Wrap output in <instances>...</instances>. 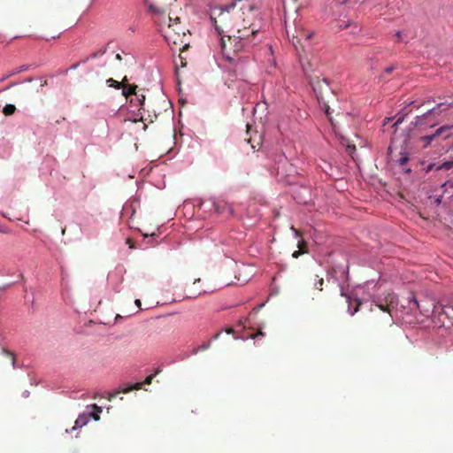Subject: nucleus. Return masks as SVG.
Returning a JSON list of instances; mask_svg holds the SVG:
<instances>
[{"instance_id": "nucleus-24", "label": "nucleus", "mask_w": 453, "mask_h": 453, "mask_svg": "<svg viewBox=\"0 0 453 453\" xmlns=\"http://www.w3.org/2000/svg\"><path fill=\"white\" fill-rule=\"evenodd\" d=\"M410 307H411V309H413V307H416V308L421 310L418 300L414 296L410 301ZM420 311L422 312V311Z\"/></svg>"}, {"instance_id": "nucleus-3", "label": "nucleus", "mask_w": 453, "mask_h": 453, "mask_svg": "<svg viewBox=\"0 0 453 453\" xmlns=\"http://www.w3.org/2000/svg\"><path fill=\"white\" fill-rule=\"evenodd\" d=\"M176 25L177 23H168L166 27L160 28V32L169 45L179 46V50L184 51L189 46L186 29H180L178 32H175Z\"/></svg>"}, {"instance_id": "nucleus-14", "label": "nucleus", "mask_w": 453, "mask_h": 453, "mask_svg": "<svg viewBox=\"0 0 453 453\" xmlns=\"http://www.w3.org/2000/svg\"><path fill=\"white\" fill-rule=\"evenodd\" d=\"M136 88V85H128L127 87H124V88L122 89L123 96H125L126 97H128L131 95L137 96V93L135 91Z\"/></svg>"}, {"instance_id": "nucleus-29", "label": "nucleus", "mask_w": 453, "mask_h": 453, "mask_svg": "<svg viewBox=\"0 0 453 453\" xmlns=\"http://www.w3.org/2000/svg\"><path fill=\"white\" fill-rule=\"evenodd\" d=\"M137 100L139 101L140 105H143L144 101H145V96L144 95L138 96Z\"/></svg>"}, {"instance_id": "nucleus-36", "label": "nucleus", "mask_w": 453, "mask_h": 453, "mask_svg": "<svg viewBox=\"0 0 453 453\" xmlns=\"http://www.w3.org/2000/svg\"><path fill=\"white\" fill-rule=\"evenodd\" d=\"M324 106H325V111H326V114L327 115V117L329 118V115H330V112H329V106L324 103Z\"/></svg>"}, {"instance_id": "nucleus-43", "label": "nucleus", "mask_w": 453, "mask_h": 453, "mask_svg": "<svg viewBox=\"0 0 453 453\" xmlns=\"http://www.w3.org/2000/svg\"><path fill=\"white\" fill-rule=\"evenodd\" d=\"M226 332L227 334H232V333L234 332V330H233L232 328H227V329L226 330Z\"/></svg>"}, {"instance_id": "nucleus-18", "label": "nucleus", "mask_w": 453, "mask_h": 453, "mask_svg": "<svg viewBox=\"0 0 453 453\" xmlns=\"http://www.w3.org/2000/svg\"><path fill=\"white\" fill-rule=\"evenodd\" d=\"M15 111L16 107L13 104H6L3 109L4 114L6 116L12 115L15 112Z\"/></svg>"}, {"instance_id": "nucleus-26", "label": "nucleus", "mask_w": 453, "mask_h": 453, "mask_svg": "<svg viewBox=\"0 0 453 453\" xmlns=\"http://www.w3.org/2000/svg\"><path fill=\"white\" fill-rule=\"evenodd\" d=\"M301 36H302L301 40H302V39H304L305 41H309V40L311 38V36H312V33H309V32H307V33H306V32H303V33H302V35H301ZM299 41H300V39L298 40V42H299Z\"/></svg>"}, {"instance_id": "nucleus-7", "label": "nucleus", "mask_w": 453, "mask_h": 453, "mask_svg": "<svg viewBox=\"0 0 453 453\" xmlns=\"http://www.w3.org/2000/svg\"><path fill=\"white\" fill-rule=\"evenodd\" d=\"M311 84L313 88V90L317 96L318 100L319 101V103H321V101L323 100V90H329V85L327 81L326 80L316 79L312 81Z\"/></svg>"}, {"instance_id": "nucleus-47", "label": "nucleus", "mask_w": 453, "mask_h": 453, "mask_svg": "<svg viewBox=\"0 0 453 453\" xmlns=\"http://www.w3.org/2000/svg\"><path fill=\"white\" fill-rule=\"evenodd\" d=\"M435 110H436V108H433L432 110L428 111V112H427V113L434 112V111H435Z\"/></svg>"}, {"instance_id": "nucleus-10", "label": "nucleus", "mask_w": 453, "mask_h": 453, "mask_svg": "<svg viewBox=\"0 0 453 453\" xmlns=\"http://www.w3.org/2000/svg\"><path fill=\"white\" fill-rule=\"evenodd\" d=\"M233 12H238L240 14V18L238 19L233 20V31L235 30L236 34L240 33H245V29H243L242 24V19H244V13H243V6L241 8H235L233 6Z\"/></svg>"}, {"instance_id": "nucleus-33", "label": "nucleus", "mask_w": 453, "mask_h": 453, "mask_svg": "<svg viewBox=\"0 0 453 453\" xmlns=\"http://www.w3.org/2000/svg\"><path fill=\"white\" fill-rule=\"evenodd\" d=\"M443 105H447L448 107H453V103H450V104L441 103L437 105V108H441Z\"/></svg>"}, {"instance_id": "nucleus-38", "label": "nucleus", "mask_w": 453, "mask_h": 453, "mask_svg": "<svg viewBox=\"0 0 453 453\" xmlns=\"http://www.w3.org/2000/svg\"><path fill=\"white\" fill-rule=\"evenodd\" d=\"M257 335H264V333L261 330H259L257 334H252L251 338H256Z\"/></svg>"}, {"instance_id": "nucleus-9", "label": "nucleus", "mask_w": 453, "mask_h": 453, "mask_svg": "<svg viewBox=\"0 0 453 453\" xmlns=\"http://www.w3.org/2000/svg\"><path fill=\"white\" fill-rule=\"evenodd\" d=\"M342 296H344L347 298L348 302V310L351 316L355 315L360 309V306L362 304V302L359 298H352L350 296L345 295L342 291Z\"/></svg>"}, {"instance_id": "nucleus-19", "label": "nucleus", "mask_w": 453, "mask_h": 453, "mask_svg": "<svg viewBox=\"0 0 453 453\" xmlns=\"http://www.w3.org/2000/svg\"><path fill=\"white\" fill-rule=\"evenodd\" d=\"M2 352L6 356V357H8L11 360L12 367H15L16 358L14 354L12 351L5 349H3Z\"/></svg>"}, {"instance_id": "nucleus-25", "label": "nucleus", "mask_w": 453, "mask_h": 453, "mask_svg": "<svg viewBox=\"0 0 453 453\" xmlns=\"http://www.w3.org/2000/svg\"><path fill=\"white\" fill-rule=\"evenodd\" d=\"M409 160V157L407 154H403L402 157L398 159V163L401 165H405Z\"/></svg>"}, {"instance_id": "nucleus-34", "label": "nucleus", "mask_w": 453, "mask_h": 453, "mask_svg": "<svg viewBox=\"0 0 453 453\" xmlns=\"http://www.w3.org/2000/svg\"><path fill=\"white\" fill-rule=\"evenodd\" d=\"M442 197H443V195L439 196L438 197L435 198L434 203L436 204H440L441 203Z\"/></svg>"}, {"instance_id": "nucleus-49", "label": "nucleus", "mask_w": 453, "mask_h": 453, "mask_svg": "<svg viewBox=\"0 0 453 453\" xmlns=\"http://www.w3.org/2000/svg\"><path fill=\"white\" fill-rule=\"evenodd\" d=\"M196 281H197V282H199V281H200V279L196 280L193 282V284H196Z\"/></svg>"}, {"instance_id": "nucleus-21", "label": "nucleus", "mask_w": 453, "mask_h": 453, "mask_svg": "<svg viewBox=\"0 0 453 453\" xmlns=\"http://www.w3.org/2000/svg\"><path fill=\"white\" fill-rule=\"evenodd\" d=\"M107 83L110 87H113L117 89L121 88V83L119 81L113 80L112 78H110L107 80Z\"/></svg>"}, {"instance_id": "nucleus-35", "label": "nucleus", "mask_w": 453, "mask_h": 453, "mask_svg": "<svg viewBox=\"0 0 453 453\" xmlns=\"http://www.w3.org/2000/svg\"><path fill=\"white\" fill-rule=\"evenodd\" d=\"M265 305V303H261L257 305L256 308L253 309V312L257 313L259 311V310Z\"/></svg>"}, {"instance_id": "nucleus-17", "label": "nucleus", "mask_w": 453, "mask_h": 453, "mask_svg": "<svg viewBox=\"0 0 453 453\" xmlns=\"http://www.w3.org/2000/svg\"><path fill=\"white\" fill-rule=\"evenodd\" d=\"M453 168V160L452 161H446L443 164H441L435 167V171L440 170H449Z\"/></svg>"}, {"instance_id": "nucleus-30", "label": "nucleus", "mask_w": 453, "mask_h": 453, "mask_svg": "<svg viewBox=\"0 0 453 453\" xmlns=\"http://www.w3.org/2000/svg\"><path fill=\"white\" fill-rule=\"evenodd\" d=\"M340 4H346L349 3H356L357 0H338Z\"/></svg>"}, {"instance_id": "nucleus-42", "label": "nucleus", "mask_w": 453, "mask_h": 453, "mask_svg": "<svg viewBox=\"0 0 453 453\" xmlns=\"http://www.w3.org/2000/svg\"><path fill=\"white\" fill-rule=\"evenodd\" d=\"M291 229L295 232V234L297 235V236H300V232L298 230H296L294 226L291 227Z\"/></svg>"}, {"instance_id": "nucleus-22", "label": "nucleus", "mask_w": 453, "mask_h": 453, "mask_svg": "<svg viewBox=\"0 0 453 453\" xmlns=\"http://www.w3.org/2000/svg\"><path fill=\"white\" fill-rule=\"evenodd\" d=\"M149 12L155 15L164 14V12L159 8L153 4L149 5Z\"/></svg>"}, {"instance_id": "nucleus-13", "label": "nucleus", "mask_w": 453, "mask_h": 453, "mask_svg": "<svg viewBox=\"0 0 453 453\" xmlns=\"http://www.w3.org/2000/svg\"><path fill=\"white\" fill-rule=\"evenodd\" d=\"M441 188L443 189V195L446 194L449 198L453 196V181H446L441 185Z\"/></svg>"}, {"instance_id": "nucleus-37", "label": "nucleus", "mask_w": 453, "mask_h": 453, "mask_svg": "<svg viewBox=\"0 0 453 453\" xmlns=\"http://www.w3.org/2000/svg\"><path fill=\"white\" fill-rule=\"evenodd\" d=\"M209 348V344H203L202 346H200L196 350V352H197L198 349H206Z\"/></svg>"}, {"instance_id": "nucleus-27", "label": "nucleus", "mask_w": 453, "mask_h": 453, "mask_svg": "<svg viewBox=\"0 0 453 453\" xmlns=\"http://www.w3.org/2000/svg\"><path fill=\"white\" fill-rule=\"evenodd\" d=\"M14 74H15L14 71L9 72V73H7L6 74H4V75L3 76V78L1 79V81L7 80L8 78L12 77V75H14Z\"/></svg>"}, {"instance_id": "nucleus-48", "label": "nucleus", "mask_w": 453, "mask_h": 453, "mask_svg": "<svg viewBox=\"0 0 453 453\" xmlns=\"http://www.w3.org/2000/svg\"><path fill=\"white\" fill-rule=\"evenodd\" d=\"M78 66V64H75L72 66V68L75 69Z\"/></svg>"}, {"instance_id": "nucleus-28", "label": "nucleus", "mask_w": 453, "mask_h": 453, "mask_svg": "<svg viewBox=\"0 0 453 453\" xmlns=\"http://www.w3.org/2000/svg\"><path fill=\"white\" fill-rule=\"evenodd\" d=\"M119 83H121V88L123 89L124 87H127L129 84H127V76H125L121 81H119Z\"/></svg>"}, {"instance_id": "nucleus-5", "label": "nucleus", "mask_w": 453, "mask_h": 453, "mask_svg": "<svg viewBox=\"0 0 453 453\" xmlns=\"http://www.w3.org/2000/svg\"><path fill=\"white\" fill-rule=\"evenodd\" d=\"M89 408H91L93 411H88L79 415L75 421V426L73 427V429H75L76 427H82L83 426L87 425L91 418L96 421L100 419L99 414L102 412V408L96 404H92L89 406Z\"/></svg>"}, {"instance_id": "nucleus-31", "label": "nucleus", "mask_w": 453, "mask_h": 453, "mask_svg": "<svg viewBox=\"0 0 453 453\" xmlns=\"http://www.w3.org/2000/svg\"><path fill=\"white\" fill-rule=\"evenodd\" d=\"M26 69H27V67L25 65H21V66L18 67L16 70H14V73H15V74H17V73H19L25 71Z\"/></svg>"}, {"instance_id": "nucleus-8", "label": "nucleus", "mask_w": 453, "mask_h": 453, "mask_svg": "<svg viewBox=\"0 0 453 453\" xmlns=\"http://www.w3.org/2000/svg\"><path fill=\"white\" fill-rule=\"evenodd\" d=\"M397 304V298L395 294H388L385 297V303H379L380 310L390 314L391 310Z\"/></svg>"}, {"instance_id": "nucleus-45", "label": "nucleus", "mask_w": 453, "mask_h": 453, "mask_svg": "<svg viewBox=\"0 0 453 453\" xmlns=\"http://www.w3.org/2000/svg\"><path fill=\"white\" fill-rule=\"evenodd\" d=\"M135 304L141 306V301L139 299L135 300Z\"/></svg>"}, {"instance_id": "nucleus-39", "label": "nucleus", "mask_w": 453, "mask_h": 453, "mask_svg": "<svg viewBox=\"0 0 453 453\" xmlns=\"http://www.w3.org/2000/svg\"><path fill=\"white\" fill-rule=\"evenodd\" d=\"M403 117H400L397 119V120L394 123V126H397L399 123H401L403 121Z\"/></svg>"}, {"instance_id": "nucleus-46", "label": "nucleus", "mask_w": 453, "mask_h": 453, "mask_svg": "<svg viewBox=\"0 0 453 453\" xmlns=\"http://www.w3.org/2000/svg\"><path fill=\"white\" fill-rule=\"evenodd\" d=\"M395 35H396L398 38H401V32H400V31L396 32Z\"/></svg>"}, {"instance_id": "nucleus-6", "label": "nucleus", "mask_w": 453, "mask_h": 453, "mask_svg": "<svg viewBox=\"0 0 453 453\" xmlns=\"http://www.w3.org/2000/svg\"><path fill=\"white\" fill-rule=\"evenodd\" d=\"M154 375H155V374L149 375V376L145 379L144 383H145V384H150V383H151V381H152V380H153V378H154ZM142 384H143V382H137V383H134V384L130 385V386H128V387L122 388H120L118 392H116V393H114V394H111V395H110V397H109V400H111L112 398L116 397V396H117V395H118L119 393H124V394H127V393L131 392L132 390H139V389H141V388H142Z\"/></svg>"}, {"instance_id": "nucleus-32", "label": "nucleus", "mask_w": 453, "mask_h": 453, "mask_svg": "<svg viewBox=\"0 0 453 453\" xmlns=\"http://www.w3.org/2000/svg\"><path fill=\"white\" fill-rule=\"evenodd\" d=\"M436 166H437V165H434V164H430V165H427V168H426V172H430V171H432V170H434V169L435 170V167H436Z\"/></svg>"}, {"instance_id": "nucleus-16", "label": "nucleus", "mask_w": 453, "mask_h": 453, "mask_svg": "<svg viewBox=\"0 0 453 453\" xmlns=\"http://www.w3.org/2000/svg\"><path fill=\"white\" fill-rule=\"evenodd\" d=\"M304 247H305V243L303 241H300L298 242V248H299V250H296L294 253H293V257H298L301 254H303V253H306V250H304Z\"/></svg>"}, {"instance_id": "nucleus-4", "label": "nucleus", "mask_w": 453, "mask_h": 453, "mask_svg": "<svg viewBox=\"0 0 453 453\" xmlns=\"http://www.w3.org/2000/svg\"><path fill=\"white\" fill-rule=\"evenodd\" d=\"M243 13L244 19H242V26L245 29V34H249L254 39L260 31V27L255 23L258 12L254 5L247 4L243 5Z\"/></svg>"}, {"instance_id": "nucleus-23", "label": "nucleus", "mask_w": 453, "mask_h": 453, "mask_svg": "<svg viewBox=\"0 0 453 453\" xmlns=\"http://www.w3.org/2000/svg\"><path fill=\"white\" fill-rule=\"evenodd\" d=\"M202 291H190L188 290L187 293H186V297L188 298H195L197 296L201 295Z\"/></svg>"}, {"instance_id": "nucleus-2", "label": "nucleus", "mask_w": 453, "mask_h": 453, "mask_svg": "<svg viewBox=\"0 0 453 453\" xmlns=\"http://www.w3.org/2000/svg\"><path fill=\"white\" fill-rule=\"evenodd\" d=\"M239 18L240 14L238 12H233V7L227 9H214L211 13V20L220 35L225 32H233V20L238 19Z\"/></svg>"}, {"instance_id": "nucleus-11", "label": "nucleus", "mask_w": 453, "mask_h": 453, "mask_svg": "<svg viewBox=\"0 0 453 453\" xmlns=\"http://www.w3.org/2000/svg\"><path fill=\"white\" fill-rule=\"evenodd\" d=\"M436 133H437V135L439 137L440 140L441 141H445L447 139H449V137L452 136L453 134V125H445V126H441L439 128H437L436 130Z\"/></svg>"}, {"instance_id": "nucleus-50", "label": "nucleus", "mask_w": 453, "mask_h": 453, "mask_svg": "<svg viewBox=\"0 0 453 453\" xmlns=\"http://www.w3.org/2000/svg\"><path fill=\"white\" fill-rule=\"evenodd\" d=\"M219 336V334H217L214 336V338H215V339H217Z\"/></svg>"}, {"instance_id": "nucleus-44", "label": "nucleus", "mask_w": 453, "mask_h": 453, "mask_svg": "<svg viewBox=\"0 0 453 453\" xmlns=\"http://www.w3.org/2000/svg\"><path fill=\"white\" fill-rule=\"evenodd\" d=\"M116 58L119 59V60H122V57L120 54H117L116 55Z\"/></svg>"}, {"instance_id": "nucleus-15", "label": "nucleus", "mask_w": 453, "mask_h": 453, "mask_svg": "<svg viewBox=\"0 0 453 453\" xmlns=\"http://www.w3.org/2000/svg\"><path fill=\"white\" fill-rule=\"evenodd\" d=\"M323 284H324V280L323 278H319L318 275H315L314 278L312 279V285L314 287V288L321 291L323 289Z\"/></svg>"}, {"instance_id": "nucleus-12", "label": "nucleus", "mask_w": 453, "mask_h": 453, "mask_svg": "<svg viewBox=\"0 0 453 453\" xmlns=\"http://www.w3.org/2000/svg\"><path fill=\"white\" fill-rule=\"evenodd\" d=\"M418 141L422 143V147L426 149L432 145L433 142L438 143L440 142V139L437 135L436 131H434L431 134L421 136Z\"/></svg>"}, {"instance_id": "nucleus-51", "label": "nucleus", "mask_w": 453, "mask_h": 453, "mask_svg": "<svg viewBox=\"0 0 453 453\" xmlns=\"http://www.w3.org/2000/svg\"><path fill=\"white\" fill-rule=\"evenodd\" d=\"M96 56H97V54H96V53H94L92 57H93V58H96Z\"/></svg>"}, {"instance_id": "nucleus-41", "label": "nucleus", "mask_w": 453, "mask_h": 453, "mask_svg": "<svg viewBox=\"0 0 453 453\" xmlns=\"http://www.w3.org/2000/svg\"><path fill=\"white\" fill-rule=\"evenodd\" d=\"M349 23H344V24H341V25H340V27H342V28H347V27H349Z\"/></svg>"}, {"instance_id": "nucleus-1", "label": "nucleus", "mask_w": 453, "mask_h": 453, "mask_svg": "<svg viewBox=\"0 0 453 453\" xmlns=\"http://www.w3.org/2000/svg\"><path fill=\"white\" fill-rule=\"evenodd\" d=\"M253 39L249 34L240 33L227 35V40L221 37V51L223 57L233 67L235 73H242L250 58L239 56L238 53L245 47L251 44Z\"/></svg>"}, {"instance_id": "nucleus-20", "label": "nucleus", "mask_w": 453, "mask_h": 453, "mask_svg": "<svg viewBox=\"0 0 453 453\" xmlns=\"http://www.w3.org/2000/svg\"><path fill=\"white\" fill-rule=\"evenodd\" d=\"M167 21H168V23H177V25L175 26V32H178V30H180V29H185V27H183L180 25V18H178V17H176L175 19H173L172 17L168 16Z\"/></svg>"}, {"instance_id": "nucleus-40", "label": "nucleus", "mask_w": 453, "mask_h": 453, "mask_svg": "<svg viewBox=\"0 0 453 453\" xmlns=\"http://www.w3.org/2000/svg\"><path fill=\"white\" fill-rule=\"evenodd\" d=\"M394 69H395V68H394V66H390V67L386 68V69H385V72H386V73H391Z\"/></svg>"}]
</instances>
